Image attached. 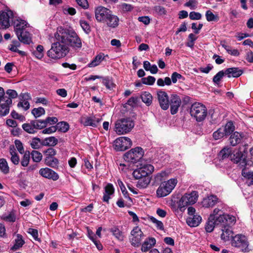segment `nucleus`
Masks as SVG:
<instances>
[{
	"label": "nucleus",
	"instance_id": "13",
	"mask_svg": "<svg viewBox=\"0 0 253 253\" xmlns=\"http://www.w3.org/2000/svg\"><path fill=\"white\" fill-rule=\"evenodd\" d=\"M111 12L110 10L105 7L98 6L95 10V19L98 22L105 23Z\"/></svg>",
	"mask_w": 253,
	"mask_h": 253
},
{
	"label": "nucleus",
	"instance_id": "19",
	"mask_svg": "<svg viewBox=\"0 0 253 253\" xmlns=\"http://www.w3.org/2000/svg\"><path fill=\"white\" fill-rule=\"evenodd\" d=\"M17 29H19V28H17ZM16 35L19 41L24 44H29L32 42L31 34L28 31L20 32V31L18 30Z\"/></svg>",
	"mask_w": 253,
	"mask_h": 253
},
{
	"label": "nucleus",
	"instance_id": "12",
	"mask_svg": "<svg viewBox=\"0 0 253 253\" xmlns=\"http://www.w3.org/2000/svg\"><path fill=\"white\" fill-rule=\"evenodd\" d=\"M154 167L150 164H145L140 168L135 169L133 172V176L135 178H140L142 177L149 176L154 170Z\"/></svg>",
	"mask_w": 253,
	"mask_h": 253
},
{
	"label": "nucleus",
	"instance_id": "25",
	"mask_svg": "<svg viewBox=\"0 0 253 253\" xmlns=\"http://www.w3.org/2000/svg\"><path fill=\"white\" fill-rule=\"evenodd\" d=\"M221 230L222 231L221 234V238L224 241H229L230 237H233V231L230 226L225 225L221 227Z\"/></svg>",
	"mask_w": 253,
	"mask_h": 253
},
{
	"label": "nucleus",
	"instance_id": "6",
	"mask_svg": "<svg viewBox=\"0 0 253 253\" xmlns=\"http://www.w3.org/2000/svg\"><path fill=\"white\" fill-rule=\"evenodd\" d=\"M231 244L232 246L239 249L243 253L249 252V242L244 235L239 234L232 237Z\"/></svg>",
	"mask_w": 253,
	"mask_h": 253
},
{
	"label": "nucleus",
	"instance_id": "55",
	"mask_svg": "<svg viewBox=\"0 0 253 253\" xmlns=\"http://www.w3.org/2000/svg\"><path fill=\"white\" fill-rule=\"evenodd\" d=\"M57 127L62 132H66L69 128V124L64 122H61L57 124Z\"/></svg>",
	"mask_w": 253,
	"mask_h": 253
},
{
	"label": "nucleus",
	"instance_id": "52",
	"mask_svg": "<svg viewBox=\"0 0 253 253\" xmlns=\"http://www.w3.org/2000/svg\"><path fill=\"white\" fill-rule=\"evenodd\" d=\"M225 75V71L223 70L218 72L213 78L212 81L215 84H218L220 80Z\"/></svg>",
	"mask_w": 253,
	"mask_h": 253
},
{
	"label": "nucleus",
	"instance_id": "64",
	"mask_svg": "<svg viewBox=\"0 0 253 253\" xmlns=\"http://www.w3.org/2000/svg\"><path fill=\"white\" fill-rule=\"evenodd\" d=\"M31 146L34 149H38L41 146V140L39 138H34L31 142Z\"/></svg>",
	"mask_w": 253,
	"mask_h": 253
},
{
	"label": "nucleus",
	"instance_id": "48",
	"mask_svg": "<svg viewBox=\"0 0 253 253\" xmlns=\"http://www.w3.org/2000/svg\"><path fill=\"white\" fill-rule=\"evenodd\" d=\"M117 183H118V185L119 186L125 198L128 199L129 200H131V198L129 197L128 193L124 184H123V182L120 179H118L117 180Z\"/></svg>",
	"mask_w": 253,
	"mask_h": 253
},
{
	"label": "nucleus",
	"instance_id": "32",
	"mask_svg": "<svg viewBox=\"0 0 253 253\" xmlns=\"http://www.w3.org/2000/svg\"><path fill=\"white\" fill-rule=\"evenodd\" d=\"M24 243L25 242L23 240L22 235L17 234L16 235V238L15 239L14 245L11 248V250L12 251H16L21 248Z\"/></svg>",
	"mask_w": 253,
	"mask_h": 253
},
{
	"label": "nucleus",
	"instance_id": "34",
	"mask_svg": "<svg viewBox=\"0 0 253 253\" xmlns=\"http://www.w3.org/2000/svg\"><path fill=\"white\" fill-rule=\"evenodd\" d=\"M58 143V139L54 136H50L44 139L42 144L44 146H54Z\"/></svg>",
	"mask_w": 253,
	"mask_h": 253
},
{
	"label": "nucleus",
	"instance_id": "9",
	"mask_svg": "<svg viewBox=\"0 0 253 253\" xmlns=\"http://www.w3.org/2000/svg\"><path fill=\"white\" fill-rule=\"evenodd\" d=\"M144 235L138 226L134 227L130 232L129 239L131 245L134 247H139Z\"/></svg>",
	"mask_w": 253,
	"mask_h": 253
},
{
	"label": "nucleus",
	"instance_id": "31",
	"mask_svg": "<svg viewBox=\"0 0 253 253\" xmlns=\"http://www.w3.org/2000/svg\"><path fill=\"white\" fill-rule=\"evenodd\" d=\"M105 56L103 53H100L97 55L92 61L88 64L89 67H95L99 65L104 60Z\"/></svg>",
	"mask_w": 253,
	"mask_h": 253
},
{
	"label": "nucleus",
	"instance_id": "53",
	"mask_svg": "<svg viewBox=\"0 0 253 253\" xmlns=\"http://www.w3.org/2000/svg\"><path fill=\"white\" fill-rule=\"evenodd\" d=\"M2 102H7V104H12V101L10 99L7 98V96L4 95L3 88L0 87V103Z\"/></svg>",
	"mask_w": 253,
	"mask_h": 253
},
{
	"label": "nucleus",
	"instance_id": "21",
	"mask_svg": "<svg viewBox=\"0 0 253 253\" xmlns=\"http://www.w3.org/2000/svg\"><path fill=\"white\" fill-rule=\"evenodd\" d=\"M13 25L16 34H17V32L18 31L17 28H19L18 30L20 31V32H23L28 31L27 28L29 27L28 23L26 21L22 20L20 18L15 19L13 21Z\"/></svg>",
	"mask_w": 253,
	"mask_h": 253
},
{
	"label": "nucleus",
	"instance_id": "47",
	"mask_svg": "<svg viewBox=\"0 0 253 253\" xmlns=\"http://www.w3.org/2000/svg\"><path fill=\"white\" fill-rule=\"evenodd\" d=\"M111 232L113 233V235L119 240L123 241L124 239V236L123 233L117 227H113L111 228Z\"/></svg>",
	"mask_w": 253,
	"mask_h": 253
},
{
	"label": "nucleus",
	"instance_id": "46",
	"mask_svg": "<svg viewBox=\"0 0 253 253\" xmlns=\"http://www.w3.org/2000/svg\"><path fill=\"white\" fill-rule=\"evenodd\" d=\"M32 124L35 126L36 129H41L46 126V124L44 120H35L32 121Z\"/></svg>",
	"mask_w": 253,
	"mask_h": 253
},
{
	"label": "nucleus",
	"instance_id": "60",
	"mask_svg": "<svg viewBox=\"0 0 253 253\" xmlns=\"http://www.w3.org/2000/svg\"><path fill=\"white\" fill-rule=\"evenodd\" d=\"M198 4V2L197 0H189L184 4V5L189 7L192 10H194L197 8Z\"/></svg>",
	"mask_w": 253,
	"mask_h": 253
},
{
	"label": "nucleus",
	"instance_id": "18",
	"mask_svg": "<svg viewBox=\"0 0 253 253\" xmlns=\"http://www.w3.org/2000/svg\"><path fill=\"white\" fill-rule=\"evenodd\" d=\"M102 121L101 118L93 117H86L81 119V123L84 126H91L97 127L98 124Z\"/></svg>",
	"mask_w": 253,
	"mask_h": 253
},
{
	"label": "nucleus",
	"instance_id": "22",
	"mask_svg": "<svg viewBox=\"0 0 253 253\" xmlns=\"http://www.w3.org/2000/svg\"><path fill=\"white\" fill-rule=\"evenodd\" d=\"M115 192V189L113 184L108 183L104 187V192L103 193V201L104 202L109 203L111 196L113 195Z\"/></svg>",
	"mask_w": 253,
	"mask_h": 253
},
{
	"label": "nucleus",
	"instance_id": "30",
	"mask_svg": "<svg viewBox=\"0 0 253 253\" xmlns=\"http://www.w3.org/2000/svg\"><path fill=\"white\" fill-rule=\"evenodd\" d=\"M242 138V134L236 131L231 135L229 138V142L231 145L234 146L241 142Z\"/></svg>",
	"mask_w": 253,
	"mask_h": 253
},
{
	"label": "nucleus",
	"instance_id": "43",
	"mask_svg": "<svg viewBox=\"0 0 253 253\" xmlns=\"http://www.w3.org/2000/svg\"><path fill=\"white\" fill-rule=\"evenodd\" d=\"M22 127L25 131L29 133H35L36 132V129L32 124V121L29 124H23Z\"/></svg>",
	"mask_w": 253,
	"mask_h": 253
},
{
	"label": "nucleus",
	"instance_id": "24",
	"mask_svg": "<svg viewBox=\"0 0 253 253\" xmlns=\"http://www.w3.org/2000/svg\"><path fill=\"white\" fill-rule=\"evenodd\" d=\"M242 175L246 180V183L248 186L253 185V170H250L244 168L242 170Z\"/></svg>",
	"mask_w": 253,
	"mask_h": 253
},
{
	"label": "nucleus",
	"instance_id": "27",
	"mask_svg": "<svg viewBox=\"0 0 253 253\" xmlns=\"http://www.w3.org/2000/svg\"><path fill=\"white\" fill-rule=\"evenodd\" d=\"M243 74V71L239 68H229L225 70V75L228 77L238 78Z\"/></svg>",
	"mask_w": 253,
	"mask_h": 253
},
{
	"label": "nucleus",
	"instance_id": "59",
	"mask_svg": "<svg viewBox=\"0 0 253 253\" xmlns=\"http://www.w3.org/2000/svg\"><path fill=\"white\" fill-rule=\"evenodd\" d=\"M236 221V218L235 216L226 213V225L230 226L231 224H234Z\"/></svg>",
	"mask_w": 253,
	"mask_h": 253
},
{
	"label": "nucleus",
	"instance_id": "20",
	"mask_svg": "<svg viewBox=\"0 0 253 253\" xmlns=\"http://www.w3.org/2000/svg\"><path fill=\"white\" fill-rule=\"evenodd\" d=\"M31 99L28 93H21L20 95V101L17 104L18 107H22L25 110H27L30 108L29 100Z\"/></svg>",
	"mask_w": 253,
	"mask_h": 253
},
{
	"label": "nucleus",
	"instance_id": "36",
	"mask_svg": "<svg viewBox=\"0 0 253 253\" xmlns=\"http://www.w3.org/2000/svg\"><path fill=\"white\" fill-rule=\"evenodd\" d=\"M216 226L215 221L213 219H211V214L209 216L208 220L205 225V230L207 232H211L215 226Z\"/></svg>",
	"mask_w": 253,
	"mask_h": 253
},
{
	"label": "nucleus",
	"instance_id": "40",
	"mask_svg": "<svg viewBox=\"0 0 253 253\" xmlns=\"http://www.w3.org/2000/svg\"><path fill=\"white\" fill-rule=\"evenodd\" d=\"M0 104V114L1 116H5L9 112V105L11 104H7V102Z\"/></svg>",
	"mask_w": 253,
	"mask_h": 253
},
{
	"label": "nucleus",
	"instance_id": "15",
	"mask_svg": "<svg viewBox=\"0 0 253 253\" xmlns=\"http://www.w3.org/2000/svg\"><path fill=\"white\" fill-rule=\"evenodd\" d=\"M181 104V100L180 97L176 94L170 95L169 102V106L170 107V113L174 115L178 112V109Z\"/></svg>",
	"mask_w": 253,
	"mask_h": 253
},
{
	"label": "nucleus",
	"instance_id": "39",
	"mask_svg": "<svg viewBox=\"0 0 253 253\" xmlns=\"http://www.w3.org/2000/svg\"><path fill=\"white\" fill-rule=\"evenodd\" d=\"M221 127L224 130V132L226 135L230 134L231 133L235 130V126L233 123L231 121L228 122L225 126Z\"/></svg>",
	"mask_w": 253,
	"mask_h": 253
},
{
	"label": "nucleus",
	"instance_id": "3",
	"mask_svg": "<svg viewBox=\"0 0 253 253\" xmlns=\"http://www.w3.org/2000/svg\"><path fill=\"white\" fill-rule=\"evenodd\" d=\"M190 114L197 122H201L207 115V109L203 104L196 102L192 104L190 108Z\"/></svg>",
	"mask_w": 253,
	"mask_h": 253
},
{
	"label": "nucleus",
	"instance_id": "16",
	"mask_svg": "<svg viewBox=\"0 0 253 253\" xmlns=\"http://www.w3.org/2000/svg\"><path fill=\"white\" fill-rule=\"evenodd\" d=\"M157 97L161 108L167 110L169 108V98L167 93L164 91H157Z\"/></svg>",
	"mask_w": 253,
	"mask_h": 253
},
{
	"label": "nucleus",
	"instance_id": "7",
	"mask_svg": "<svg viewBox=\"0 0 253 253\" xmlns=\"http://www.w3.org/2000/svg\"><path fill=\"white\" fill-rule=\"evenodd\" d=\"M198 197V192L195 191L190 193H185L179 200L178 209L180 211H183L185 210L186 207L195 204L197 201Z\"/></svg>",
	"mask_w": 253,
	"mask_h": 253
},
{
	"label": "nucleus",
	"instance_id": "4",
	"mask_svg": "<svg viewBox=\"0 0 253 253\" xmlns=\"http://www.w3.org/2000/svg\"><path fill=\"white\" fill-rule=\"evenodd\" d=\"M134 124L129 119H122L115 124V130L118 135H122L129 132L134 127Z\"/></svg>",
	"mask_w": 253,
	"mask_h": 253
},
{
	"label": "nucleus",
	"instance_id": "5",
	"mask_svg": "<svg viewBox=\"0 0 253 253\" xmlns=\"http://www.w3.org/2000/svg\"><path fill=\"white\" fill-rule=\"evenodd\" d=\"M177 180L175 178H171L167 181L162 182L157 190L158 197H164L168 195L174 189Z\"/></svg>",
	"mask_w": 253,
	"mask_h": 253
},
{
	"label": "nucleus",
	"instance_id": "29",
	"mask_svg": "<svg viewBox=\"0 0 253 253\" xmlns=\"http://www.w3.org/2000/svg\"><path fill=\"white\" fill-rule=\"evenodd\" d=\"M217 200L218 198L216 196L211 195L203 200V206L206 208L213 207L216 204Z\"/></svg>",
	"mask_w": 253,
	"mask_h": 253
},
{
	"label": "nucleus",
	"instance_id": "17",
	"mask_svg": "<svg viewBox=\"0 0 253 253\" xmlns=\"http://www.w3.org/2000/svg\"><path fill=\"white\" fill-rule=\"evenodd\" d=\"M39 173L42 177L56 181L59 178L58 174L52 169L48 168H42L39 170Z\"/></svg>",
	"mask_w": 253,
	"mask_h": 253
},
{
	"label": "nucleus",
	"instance_id": "50",
	"mask_svg": "<svg viewBox=\"0 0 253 253\" xmlns=\"http://www.w3.org/2000/svg\"><path fill=\"white\" fill-rule=\"evenodd\" d=\"M224 130L222 129L221 127L218 128L216 131L213 132L212 136L215 140H218L222 138L226 135L225 134Z\"/></svg>",
	"mask_w": 253,
	"mask_h": 253
},
{
	"label": "nucleus",
	"instance_id": "2",
	"mask_svg": "<svg viewBox=\"0 0 253 253\" xmlns=\"http://www.w3.org/2000/svg\"><path fill=\"white\" fill-rule=\"evenodd\" d=\"M246 146L240 147L237 151H234L230 156V159L235 163H240L242 166H251L253 164L252 161H246V154L247 152Z\"/></svg>",
	"mask_w": 253,
	"mask_h": 253
},
{
	"label": "nucleus",
	"instance_id": "1",
	"mask_svg": "<svg viewBox=\"0 0 253 253\" xmlns=\"http://www.w3.org/2000/svg\"><path fill=\"white\" fill-rule=\"evenodd\" d=\"M57 42L52 43L47 51L48 57L52 59H60L66 56L69 51V46L75 48H81L82 43L80 38L73 30L59 27L55 34Z\"/></svg>",
	"mask_w": 253,
	"mask_h": 253
},
{
	"label": "nucleus",
	"instance_id": "23",
	"mask_svg": "<svg viewBox=\"0 0 253 253\" xmlns=\"http://www.w3.org/2000/svg\"><path fill=\"white\" fill-rule=\"evenodd\" d=\"M120 19L119 17L112 14L111 12L110 15L108 16L105 23L107 25L111 28H115L118 26L119 24Z\"/></svg>",
	"mask_w": 253,
	"mask_h": 253
},
{
	"label": "nucleus",
	"instance_id": "14",
	"mask_svg": "<svg viewBox=\"0 0 253 253\" xmlns=\"http://www.w3.org/2000/svg\"><path fill=\"white\" fill-rule=\"evenodd\" d=\"M10 20L13 21V14L11 11L0 13V29L8 28L10 26Z\"/></svg>",
	"mask_w": 253,
	"mask_h": 253
},
{
	"label": "nucleus",
	"instance_id": "56",
	"mask_svg": "<svg viewBox=\"0 0 253 253\" xmlns=\"http://www.w3.org/2000/svg\"><path fill=\"white\" fill-rule=\"evenodd\" d=\"M32 114L36 117H40L41 115L45 114V110L42 107H39L38 108H34L32 111Z\"/></svg>",
	"mask_w": 253,
	"mask_h": 253
},
{
	"label": "nucleus",
	"instance_id": "8",
	"mask_svg": "<svg viewBox=\"0 0 253 253\" xmlns=\"http://www.w3.org/2000/svg\"><path fill=\"white\" fill-rule=\"evenodd\" d=\"M144 154V152L143 149L137 147L126 153L124 156V159L128 163L134 164L142 159Z\"/></svg>",
	"mask_w": 253,
	"mask_h": 253
},
{
	"label": "nucleus",
	"instance_id": "10",
	"mask_svg": "<svg viewBox=\"0 0 253 253\" xmlns=\"http://www.w3.org/2000/svg\"><path fill=\"white\" fill-rule=\"evenodd\" d=\"M211 219H213L216 226L223 227L226 225V213L219 208L214 209L212 213H211Z\"/></svg>",
	"mask_w": 253,
	"mask_h": 253
},
{
	"label": "nucleus",
	"instance_id": "49",
	"mask_svg": "<svg viewBox=\"0 0 253 253\" xmlns=\"http://www.w3.org/2000/svg\"><path fill=\"white\" fill-rule=\"evenodd\" d=\"M205 15L209 22L217 21L219 19L218 16L214 15L211 10L207 11Z\"/></svg>",
	"mask_w": 253,
	"mask_h": 253
},
{
	"label": "nucleus",
	"instance_id": "51",
	"mask_svg": "<svg viewBox=\"0 0 253 253\" xmlns=\"http://www.w3.org/2000/svg\"><path fill=\"white\" fill-rule=\"evenodd\" d=\"M31 155L33 161L35 162H40L42 158V154L38 151H33Z\"/></svg>",
	"mask_w": 253,
	"mask_h": 253
},
{
	"label": "nucleus",
	"instance_id": "63",
	"mask_svg": "<svg viewBox=\"0 0 253 253\" xmlns=\"http://www.w3.org/2000/svg\"><path fill=\"white\" fill-rule=\"evenodd\" d=\"M80 25L85 33L88 34L90 32V26L86 21L84 20H81Z\"/></svg>",
	"mask_w": 253,
	"mask_h": 253
},
{
	"label": "nucleus",
	"instance_id": "37",
	"mask_svg": "<svg viewBox=\"0 0 253 253\" xmlns=\"http://www.w3.org/2000/svg\"><path fill=\"white\" fill-rule=\"evenodd\" d=\"M0 170L5 174L9 172V168L6 160L4 158L0 159Z\"/></svg>",
	"mask_w": 253,
	"mask_h": 253
},
{
	"label": "nucleus",
	"instance_id": "44",
	"mask_svg": "<svg viewBox=\"0 0 253 253\" xmlns=\"http://www.w3.org/2000/svg\"><path fill=\"white\" fill-rule=\"evenodd\" d=\"M10 154L11 155L10 160L15 165H17L19 163L20 159L17 153L13 149L10 150Z\"/></svg>",
	"mask_w": 253,
	"mask_h": 253
},
{
	"label": "nucleus",
	"instance_id": "33",
	"mask_svg": "<svg viewBox=\"0 0 253 253\" xmlns=\"http://www.w3.org/2000/svg\"><path fill=\"white\" fill-rule=\"evenodd\" d=\"M140 96L142 101L145 103L147 106H150L152 104L153 97L149 92L144 91L142 92Z\"/></svg>",
	"mask_w": 253,
	"mask_h": 253
},
{
	"label": "nucleus",
	"instance_id": "28",
	"mask_svg": "<svg viewBox=\"0 0 253 253\" xmlns=\"http://www.w3.org/2000/svg\"><path fill=\"white\" fill-rule=\"evenodd\" d=\"M201 220V217L198 214H196L195 215L188 217L186 219V222L190 227H196L199 225Z\"/></svg>",
	"mask_w": 253,
	"mask_h": 253
},
{
	"label": "nucleus",
	"instance_id": "62",
	"mask_svg": "<svg viewBox=\"0 0 253 253\" xmlns=\"http://www.w3.org/2000/svg\"><path fill=\"white\" fill-rule=\"evenodd\" d=\"M2 218L5 221L13 222L16 220V216L13 212H10L8 215H3Z\"/></svg>",
	"mask_w": 253,
	"mask_h": 253
},
{
	"label": "nucleus",
	"instance_id": "45",
	"mask_svg": "<svg viewBox=\"0 0 253 253\" xmlns=\"http://www.w3.org/2000/svg\"><path fill=\"white\" fill-rule=\"evenodd\" d=\"M231 155V151L229 148H224L222 149L219 153V157L222 160H224L228 158Z\"/></svg>",
	"mask_w": 253,
	"mask_h": 253
},
{
	"label": "nucleus",
	"instance_id": "58",
	"mask_svg": "<svg viewBox=\"0 0 253 253\" xmlns=\"http://www.w3.org/2000/svg\"><path fill=\"white\" fill-rule=\"evenodd\" d=\"M168 175V173L166 171H162L157 173L155 176V180L156 182H160L165 180Z\"/></svg>",
	"mask_w": 253,
	"mask_h": 253
},
{
	"label": "nucleus",
	"instance_id": "26",
	"mask_svg": "<svg viewBox=\"0 0 253 253\" xmlns=\"http://www.w3.org/2000/svg\"><path fill=\"white\" fill-rule=\"evenodd\" d=\"M156 244V240L154 238L151 237L146 239L142 245L141 251L143 252H147Z\"/></svg>",
	"mask_w": 253,
	"mask_h": 253
},
{
	"label": "nucleus",
	"instance_id": "35",
	"mask_svg": "<svg viewBox=\"0 0 253 253\" xmlns=\"http://www.w3.org/2000/svg\"><path fill=\"white\" fill-rule=\"evenodd\" d=\"M45 163L48 166L55 168L58 167L59 161L58 159L55 157H45Z\"/></svg>",
	"mask_w": 253,
	"mask_h": 253
},
{
	"label": "nucleus",
	"instance_id": "41",
	"mask_svg": "<svg viewBox=\"0 0 253 253\" xmlns=\"http://www.w3.org/2000/svg\"><path fill=\"white\" fill-rule=\"evenodd\" d=\"M33 54L39 59H42L43 56V47L42 45L37 46L36 50L33 52Z\"/></svg>",
	"mask_w": 253,
	"mask_h": 253
},
{
	"label": "nucleus",
	"instance_id": "54",
	"mask_svg": "<svg viewBox=\"0 0 253 253\" xmlns=\"http://www.w3.org/2000/svg\"><path fill=\"white\" fill-rule=\"evenodd\" d=\"M30 154L29 151L26 152L22 158L21 164L23 167H27L30 160Z\"/></svg>",
	"mask_w": 253,
	"mask_h": 253
},
{
	"label": "nucleus",
	"instance_id": "61",
	"mask_svg": "<svg viewBox=\"0 0 253 253\" xmlns=\"http://www.w3.org/2000/svg\"><path fill=\"white\" fill-rule=\"evenodd\" d=\"M103 84L107 88L109 89H113L115 85L112 80L109 78L104 79L103 81Z\"/></svg>",
	"mask_w": 253,
	"mask_h": 253
},
{
	"label": "nucleus",
	"instance_id": "11",
	"mask_svg": "<svg viewBox=\"0 0 253 253\" xmlns=\"http://www.w3.org/2000/svg\"><path fill=\"white\" fill-rule=\"evenodd\" d=\"M132 142L127 137H120L114 142V147L117 151H125L131 147Z\"/></svg>",
	"mask_w": 253,
	"mask_h": 253
},
{
	"label": "nucleus",
	"instance_id": "57",
	"mask_svg": "<svg viewBox=\"0 0 253 253\" xmlns=\"http://www.w3.org/2000/svg\"><path fill=\"white\" fill-rule=\"evenodd\" d=\"M141 80L143 84L151 85L154 84L156 79L154 77L149 76L146 78H143Z\"/></svg>",
	"mask_w": 253,
	"mask_h": 253
},
{
	"label": "nucleus",
	"instance_id": "42",
	"mask_svg": "<svg viewBox=\"0 0 253 253\" xmlns=\"http://www.w3.org/2000/svg\"><path fill=\"white\" fill-rule=\"evenodd\" d=\"M148 220L155 224L157 229L164 230V226L162 221L158 220L156 218L152 216L148 217Z\"/></svg>",
	"mask_w": 253,
	"mask_h": 253
},
{
	"label": "nucleus",
	"instance_id": "38",
	"mask_svg": "<svg viewBox=\"0 0 253 253\" xmlns=\"http://www.w3.org/2000/svg\"><path fill=\"white\" fill-rule=\"evenodd\" d=\"M136 179H138L137 185L140 188H145L150 182L149 176L142 177V178Z\"/></svg>",
	"mask_w": 253,
	"mask_h": 253
}]
</instances>
